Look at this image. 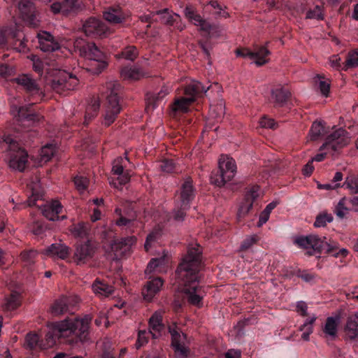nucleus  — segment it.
<instances>
[{"mask_svg": "<svg viewBox=\"0 0 358 358\" xmlns=\"http://www.w3.org/2000/svg\"><path fill=\"white\" fill-rule=\"evenodd\" d=\"M13 80L24 92L30 103L19 107L15 105L11 106L10 111L16 118L17 125L22 127L17 129H22V131L17 136L3 135L2 147L8 152L10 167L22 172L27 167L29 155L19 142L25 145H29L31 142H34L36 131L31 129L24 131L23 129L38 123L43 118V116L36 112L34 106L43 99L44 94L36 80L29 74L20 75Z\"/></svg>", "mask_w": 358, "mask_h": 358, "instance_id": "obj_1", "label": "nucleus"}, {"mask_svg": "<svg viewBox=\"0 0 358 358\" xmlns=\"http://www.w3.org/2000/svg\"><path fill=\"white\" fill-rule=\"evenodd\" d=\"M79 299L76 296H62L55 300L50 307L51 313L57 316L71 313V316L62 321L52 322L49 325V331L45 334V343L40 340L37 334L29 333L27 335L25 343L29 349L51 348L57 342L65 343L71 345L78 343H85L89 340V329L92 317L86 315L83 317L73 315L75 306Z\"/></svg>", "mask_w": 358, "mask_h": 358, "instance_id": "obj_2", "label": "nucleus"}, {"mask_svg": "<svg viewBox=\"0 0 358 358\" xmlns=\"http://www.w3.org/2000/svg\"><path fill=\"white\" fill-rule=\"evenodd\" d=\"M203 267L202 251L199 245L189 247L187 254L179 264L176 275L182 287L188 303L197 308L203 306L205 291L199 285L200 271Z\"/></svg>", "mask_w": 358, "mask_h": 358, "instance_id": "obj_3", "label": "nucleus"}, {"mask_svg": "<svg viewBox=\"0 0 358 358\" xmlns=\"http://www.w3.org/2000/svg\"><path fill=\"white\" fill-rule=\"evenodd\" d=\"M33 69L41 76L46 78V83L55 92L66 95L69 91L73 90L78 85L79 80L71 73L64 70L51 69L48 63L41 59L33 60Z\"/></svg>", "mask_w": 358, "mask_h": 358, "instance_id": "obj_4", "label": "nucleus"}, {"mask_svg": "<svg viewBox=\"0 0 358 358\" xmlns=\"http://www.w3.org/2000/svg\"><path fill=\"white\" fill-rule=\"evenodd\" d=\"M73 44L75 51L88 60V71L98 75L106 68V55L95 43L87 42L83 38H77Z\"/></svg>", "mask_w": 358, "mask_h": 358, "instance_id": "obj_5", "label": "nucleus"}, {"mask_svg": "<svg viewBox=\"0 0 358 358\" xmlns=\"http://www.w3.org/2000/svg\"><path fill=\"white\" fill-rule=\"evenodd\" d=\"M121 93L122 87L117 81L107 82L102 87V96L106 99L103 124L106 127L115 122L122 110L120 103Z\"/></svg>", "mask_w": 358, "mask_h": 358, "instance_id": "obj_6", "label": "nucleus"}, {"mask_svg": "<svg viewBox=\"0 0 358 358\" xmlns=\"http://www.w3.org/2000/svg\"><path fill=\"white\" fill-rule=\"evenodd\" d=\"M43 192L38 185L31 186V195L27 199L29 206H36L41 210L44 217L49 220L55 221L66 219L65 215H60L63 211V206L59 201L55 200L50 203L43 199Z\"/></svg>", "mask_w": 358, "mask_h": 358, "instance_id": "obj_7", "label": "nucleus"}, {"mask_svg": "<svg viewBox=\"0 0 358 358\" xmlns=\"http://www.w3.org/2000/svg\"><path fill=\"white\" fill-rule=\"evenodd\" d=\"M326 238L322 239L317 235L301 236L295 239L294 243L302 248H312L315 252L321 253L322 250L336 258H344L348 254V250L345 248H339L337 243H329Z\"/></svg>", "mask_w": 358, "mask_h": 358, "instance_id": "obj_8", "label": "nucleus"}, {"mask_svg": "<svg viewBox=\"0 0 358 358\" xmlns=\"http://www.w3.org/2000/svg\"><path fill=\"white\" fill-rule=\"evenodd\" d=\"M23 26L17 22H12L10 26L0 29V47L8 45L17 52H25L28 50Z\"/></svg>", "mask_w": 358, "mask_h": 358, "instance_id": "obj_9", "label": "nucleus"}, {"mask_svg": "<svg viewBox=\"0 0 358 358\" xmlns=\"http://www.w3.org/2000/svg\"><path fill=\"white\" fill-rule=\"evenodd\" d=\"M206 92L204 86L199 81H192L185 85L183 96L175 99L172 106L174 113H187L189 106Z\"/></svg>", "mask_w": 358, "mask_h": 358, "instance_id": "obj_10", "label": "nucleus"}, {"mask_svg": "<svg viewBox=\"0 0 358 358\" xmlns=\"http://www.w3.org/2000/svg\"><path fill=\"white\" fill-rule=\"evenodd\" d=\"M349 142V134L346 130L342 128L335 130L327 137L324 143L320 148L321 152L317 154L313 161H323L327 153H334L338 151L346 146Z\"/></svg>", "mask_w": 358, "mask_h": 358, "instance_id": "obj_11", "label": "nucleus"}, {"mask_svg": "<svg viewBox=\"0 0 358 358\" xmlns=\"http://www.w3.org/2000/svg\"><path fill=\"white\" fill-rule=\"evenodd\" d=\"M236 173V165L234 159L222 155L219 159L218 169L211 173V182L217 187H222L234 177Z\"/></svg>", "mask_w": 358, "mask_h": 358, "instance_id": "obj_12", "label": "nucleus"}, {"mask_svg": "<svg viewBox=\"0 0 358 358\" xmlns=\"http://www.w3.org/2000/svg\"><path fill=\"white\" fill-rule=\"evenodd\" d=\"M197 191L194 185V182L190 176L183 178L180 186L177 191L176 202L180 203V206L186 208H190L192 201L194 200Z\"/></svg>", "mask_w": 358, "mask_h": 358, "instance_id": "obj_13", "label": "nucleus"}, {"mask_svg": "<svg viewBox=\"0 0 358 358\" xmlns=\"http://www.w3.org/2000/svg\"><path fill=\"white\" fill-rule=\"evenodd\" d=\"M236 53L238 57L255 59L256 65L261 66L268 62L267 57L271 54V52L266 45H256L253 50L248 48L237 49Z\"/></svg>", "mask_w": 358, "mask_h": 358, "instance_id": "obj_14", "label": "nucleus"}, {"mask_svg": "<svg viewBox=\"0 0 358 358\" xmlns=\"http://www.w3.org/2000/svg\"><path fill=\"white\" fill-rule=\"evenodd\" d=\"M83 29L86 36L94 38L106 37L110 33L108 26L103 21L95 17H90L86 20Z\"/></svg>", "mask_w": 358, "mask_h": 358, "instance_id": "obj_15", "label": "nucleus"}, {"mask_svg": "<svg viewBox=\"0 0 358 358\" xmlns=\"http://www.w3.org/2000/svg\"><path fill=\"white\" fill-rule=\"evenodd\" d=\"M103 17L112 24H120L127 21L130 17V13L119 4H115L105 8Z\"/></svg>", "mask_w": 358, "mask_h": 358, "instance_id": "obj_16", "label": "nucleus"}, {"mask_svg": "<svg viewBox=\"0 0 358 358\" xmlns=\"http://www.w3.org/2000/svg\"><path fill=\"white\" fill-rule=\"evenodd\" d=\"M259 186L255 185L246 192L244 201L241 203L238 210L237 219L238 221L244 218L252 209L253 204L259 196Z\"/></svg>", "mask_w": 358, "mask_h": 358, "instance_id": "obj_17", "label": "nucleus"}, {"mask_svg": "<svg viewBox=\"0 0 358 358\" xmlns=\"http://www.w3.org/2000/svg\"><path fill=\"white\" fill-rule=\"evenodd\" d=\"M185 15L192 24L199 27L200 29L207 34L212 30V25L203 19L196 9L192 5H187L184 10Z\"/></svg>", "mask_w": 358, "mask_h": 358, "instance_id": "obj_18", "label": "nucleus"}, {"mask_svg": "<svg viewBox=\"0 0 358 358\" xmlns=\"http://www.w3.org/2000/svg\"><path fill=\"white\" fill-rule=\"evenodd\" d=\"M94 250L90 241L78 244L73 254V261L77 265L86 264L93 257Z\"/></svg>", "mask_w": 358, "mask_h": 358, "instance_id": "obj_19", "label": "nucleus"}, {"mask_svg": "<svg viewBox=\"0 0 358 358\" xmlns=\"http://www.w3.org/2000/svg\"><path fill=\"white\" fill-rule=\"evenodd\" d=\"M38 47L43 52H53L59 50L61 45L58 40L48 31L37 34Z\"/></svg>", "mask_w": 358, "mask_h": 358, "instance_id": "obj_20", "label": "nucleus"}, {"mask_svg": "<svg viewBox=\"0 0 358 358\" xmlns=\"http://www.w3.org/2000/svg\"><path fill=\"white\" fill-rule=\"evenodd\" d=\"M18 9L22 19L31 26L36 25V11L31 0H20Z\"/></svg>", "mask_w": 358, "mask_h": 358, "instance_id": "obj_21", "label": "nucleus"}, {"mask_svg": "<svg viewBox=\"0 0 358 358\" xmlns=\"http://www.w3.org/2000/svg\"><path fill=\"white\" fill-rule=\"evenodd\" d=\"M163 283V280L160 277L152 278L150 277L142 291L144 299L148 301H152L154 296L160 291Z\"/></svg>", "mask_w": 358, "mask_h": 358, "instance_id": "obj_22", "label": "nucleus"}, {"mask_svg": "<svg viewBox=\"0 0 358 358\" xmlns=\"http://www.w3.org/2000/svg\"><path fill=\"white\" fill-rule=\"evenodd\" d=\"M291 96V92L285 87H277L271 90V102L275 107H282L287 104Z\"/></svg>", "mask_w": 358, "mask_h": 358, "instance_id": "obj_23", "label": "nucleus"}, {"mask_svg": "<svg viewBox=\"0 0 358 358\" xmlns=\"http://www.w3.org/2000/svg\"><path fill=\"white\" fill-rule=\"evenodd\" d=\"M344 331L348 339L354 340L358 338V312L348 317Z\"/></svg>", "mask_w": 358, "mask_h": 358, "instance_id": "obj_24", "label": "nucleus"}, {"mask_svg": "<svg viewBox=\"0 0 358 358\" xmlns=\"http://www.w3.org/2000/svg\"><path fill=\"white\" fill-rule=\"evenodd\" d=\"M45 253L49 257L64 259L69 255V248L64 244L53 243L46 248Z\"/></svg>", "mask_w": 358, "mask_h": 358, "instance_id": "obj_25", "label": "nucleus"}, {"mask_svg": "<svg viewBox=\"0 0 358 358\" xmlns=\"http://www.w3.org/2000/svg\"><path fill=\"white\" fill-rule=\"evenodd\" d=\"M123 162L124 159L122 157L117 158L114 160L112 168L113 173L117 176L116 180L120 186L125 185L129 180V174L124 172Z\"/></svg>", "mask_w": 358, "mask_h": 358, "instance_id": "obj_26", "label": "nucleus"}, {"mask_svg": "<svg viewBox=\"0 0 358 358\" xmlns=\"http://www.w3.org/2000/svg\"><path fill=\"white\" fill-rule=\"evenodd\" d=\"M92 289L96 295L105 297L112 295L114 292V288L112 285L99 278H96L93 282Z\"/></svg>", "mask_w": 358, "mask_h": 358, "instance_id": "obj_27", "label": "nucleus"}, {"mask_svg": "<svg viewBox=\"0 0 358 358\" xmlns=\"http://www.w3.org/2000/svg\"><path fill=\"white\" fill-rule=\"evenodd\" d=\"M155 14L159 16V20L162 23L178 27V23L180 20V17L178 14L171 13L167 8L157 10Z\"/></svg>", "mask_w": 358, "mask_h": 358, "instance_id": "obj_28", "label": "nucleus"}, {"mask_svg": "<svg viewBox=\"0 0 358 358\" xmlns=\"http://www.w3.org/2000/svg\"><path fill=\"white\" fill-rule=\"evenodd\" d=\"M99 108V100L96 97L91 98L90 102L88 103L85 108V113L83 122L84 124L87 125L89 124V122L95 116H96Z\"/></svg>", "mask_w": 358, "mask_h": 358, "instance_id": "obj_29", "label": "nucleus"}, {"mask_svg": "<svg viewBox=\"0 0 358 358\" xmlns=\"http://www.w3.org/2000/svg\"><path fill=\"white\" fill-rule=\"evenodd\" d=\"M136 242V238L134 236L122 238L120 241L115 244V250H120L122 255H127L130 252L132 245Z\"/></svg>", "mask_w": 358, "mask_h": 358, "instance_id": "obj_30", "label": "nucleus"}, {"mask_svg": "<svg viewBox=\"0 0 358 358\" xmlns=\"http://www.w3.org/2000/svg\"><path fill=\"white\" fill-rule=\"evenodd\" d=\"M170 92V90L166 86H163L157 94L147 93L146 94V103L148 106H152L155 108L158 105V102L161 101Z\"/></svg>", "mask_w": 358, "mask_h": 358, "instance_id": "obj_31", "label": "nucleus"}, {"mask_svg": "<svg viewBox=\"0 0 358 358\" xmlns=\"http://www.w3.org/2000/svg\"><path fill=\"white\" fill-rule=\"evenodd\" d=\"M190 208H183L180 206V203L175 201V208L172 210L171 213H169L167 215L168 220H173L177 222H182L187 215V211Z\"/></svg>", "mask_w": 358, "mask_h": 358, "instance_id": "obj_32", "label": "nucleus"}, {"mask_svg": "<svg viewBox=\"0 0 358 358\" xmlns=\"http://www.w3.org/2000/svg\"><path fill=\"white\" fill-rule=\"evenodd\" d=\"M324 122L315 121L313 123L309 131L310 138L311 141H316L320 137L325 135L327 133V129L324 125Z\"/></svg>", "mask_w": 358, "mask_h": 358, "instance_id": "obj_33", "label": "nucleus"}, {"mask_svg": "<svg viewBox=\"0 0 358 358\" xmlns=\"http://www.w3.org/2000/svg\"><path fill=\"white\" fill-rule=\"evenodd\" d=\"M338 326V318L334 317H328L326 320V323L323 329L324 333L332 338L337 336Z\"/></svg>", "mask_w": 358, "mask_h": 358, "instance_id": "obj_34", "label": "nucleus"}, {"mask_svg": "<svg viewBox=\"0 0 358 358\" xmlns=\"http://www.w3.org/2000/svg\"><path fill=\"white\" fill-rule=\"evenodd\" d=\"M162 314L160 312H155L149 319V330L152 332L160 333L164 328L162 323Z\"/></svg>", "mask_w": 358, "mask_h": 358, "instance_id": "obj_35", "label": "nucleus"}, {"mask_svg": "<svg viewBox=\"0 0 358 358\" xmlns=\"http://www.w3.org/2000/svg\"><path fill=\"white\" fill-rule=\"evenodd\" d=\"M70 231L76 238H87L90 232L89 224L81 222L73 224L70 227Z\"/></svg>", "mask_w": 358, "mask_h": 358, "instance_id": "obj_36", "label": "nucleus"}, {"mask_svg": "<svg viewBox=\"0 0 358 358\" xmlns=\"http://www.w3.org/2000/svg\"><path fill=\"white\" fill-rule=\"evenodd\" d=\"M121 76L124 79L138 80L141 77V72L138 68L128 65L121 69Z\"/></svg>", "mask_w": 358, "mask_h": 358, "instance_id": "obj_37", "label": "nucleus"}, {"mask_svg": "<svg viewBox=\"0 0 358 358\" xmlns=\"http://www.w3.org/2000/svg\"><path fill=\"white\" fill-rule=\"evenodd\" d=\"M20 305V297L17 292H13L6 299L3 309L6 311L14 310Z\"/></svg>", "mask_w": 358, "mask_h": 358, "instance_id": "obj_38", "label": "nucleus"}, {"mask_svg": "<svg viewBox=\"0 0 358 358\" xmlns=\"http://www.w3.org/2000/svg\"><path fill=\"white\" fill-rule=\"evenodd\" d=\"M168 331L171 336V345L182 343V337L184 339L186 338V334H182L181 335L180 328L175 322L168 326Z\"/></svg>", "mask_w": 358, "mask_h": 358, "instance_id": "obj_39", "label": "nucleus"}, {"mask_svg": "<svg viewBox=\"0 0 358 358\" xmlns=\"http://www.w3.org/2000/svg\"><path fill=\"white\" fill-rule=\"evenodd\" d=\"M168 331L171 336V345L182 343V337L184 339L186 338V334H182L181 335L180 328L175 322L168 326Z\"/></svg>", "mask_w": 358, "mask_h": 358, "instance_id": "obj_40", "label": "nucleus"}, {"mask_svg": "<svg viewBox=\"0 0 358 358\" xmlns=\"http://www.w3.org/2000/svg\"><path fill=\"white\" fill-rule=\"evenodd\" d=\"M115 213L117 216V218L115 220V224L118 227H130L134 222V216L129 215V217H126L122 214V210L121 208H117L115 210Z\"/></svg>", "mask_w": 358, "mask_h": 358, "instance_id": "obj_41", "label": "nucleus"}, {"mask_svg": "<svg viewBox=\"0 0 358 358\" xmlns=\"http://www.w3.org/2000/svg\"><path fill=\"white\" fill-rule=\"evenodd\" d=\"M152 335L155 336L154 333L151 330H139L138 333V338L135 343L136 349H140L141 347L148 343L150 336Z\"/></svg>", "mask_w": 358, "mask_h": 358, "instance_id": "obj_42", "label": "nucleus"}, {"mask_svg": "<svg viewBox=\"0 0 358 358\" xmlns=\"http://www.w3.org/2000/svg\"><path fill=\"white\" fill-rule=\"evenodd\" d=\"M56 151H57V148L52 144H48V145L43 146L41 149V152H40L41 159L45 162H48L55 155Z\"/></svg>", "mask_w": 358, "mask_h": 358, "instance_id": "obj_43", "label": "nucleus"}, {"mask_svg": "<svg viewBox=\"0 0 358 358\" xmlns=\"http://www.w3.org/2000/svg\"><path fill=\"white\" fill-rule=\"evenodd\" d=\"M73 182L76 189L79 192H82L87 189L90 180L87 176L82 174H78L74 177Z\"/></svg>", "mask_w": 358, "mask_h": 358, "instance_id": "obj_44", "label": "nucleus"}, {"mask_svg": "<svg viewBox=\"0 0 358 358\" xmlns=\"http://www.w3.org/2000/svg\"><path fill=\"white\" fill-rule=\"evenodd\" d=\"M343 69L347 70L349 68H354L358 66V50H354L348 54Z\"/></svg>", "mask_w": 358, "mask_h": 358, "instance_id": "obj_45", "label": "nucleus"}, {"mask_svg": "<svg viewBox=\"0 0 358 358\" xmlns=\"http://www.w3.org/2000/svg\"><path fill=\"white\" fill-rule=\"evenodd\" d=\"M306 18L322 20L324 19V15L322 6L316 5L313 8H309L306 12Z\"/></svg>", "mask_w": 358, "mask_h": 358, "instance_id": "obj_46", "label": "nucleus"}, {"mask_svg": "<svg viewBox=\"0 0 358 358\" xmlns=\"http://www.w3.org/2000/svg\"><path fill=\"white\" fill-rule=\"evenodd\" d=\"M38 253L36 250H30L28 251H23L21 253V258L22 261L24 262L25 266H31L34 264L35 259Z\"/></svg>", "mask_w": 358, "mask_h": 358, "instance_id": "obj_47", "label": "nucleus"}, {"mask_svg": "<svg viewBox=\"0 0 358 358\" xmlns=\"http://www.w3.org/2000/svg\"><path fill=\"white\" fill-rule=\"evenodd\" d=\"M259 240V237L254 234L252 236H250L246 237L243 241L241 243L240 246L241 251H246L250 249L253 245L256 244Z\"/></svg>", "mask_w": 358, "mask_h": 358, "instance_id": "obj_48", "label": "nucleus"}, {"mask_svg": "<svg viewBox=\"0 0 358 358\" xmlns=\"http://www.w3.org/2000/svg\"><path fill=\"white\" fill-rule=\"evenodd\" d=\"M138 55V52L135 46H128L122 51V57L126 59L134 61Z\"/></svg>", "mask_w": 358, "mask_h": 358, "instance_id": "obj_49", "label": "nucleus"}, {"mask_svg": "<svg viewBox=\"0 0 358 358\" xmlns=\"http://www.w3.org/2000/svg\"><path fill=\"white\" fill-rule=\"evenodd\" d=\"M172 347L178 358H188L189 350L182 345V343L173 345Z\"/></svg>", "mask_w": 358, "mask_h": 358, "instance_id": "obj_50", "label": "nucleus"}, {"mask_svg": "<svg viewBox=\"0 0 358 358\" xmlns=\"http://www.w3.org/2000/svg\"><path fill=\"white\" fill-rule=\"evenodd\" d=\"M333 220V217L331 215L323 213L320 214L316 217L314 226L315 227H325L327 223L331 222Z\"/></svg>", "mask_w": 358, "mask_h": 358, "instance_id": "obj_51", "label": "nucleus"}, {"mask_svg": "<svg viewBox=\"0 0 358 358\" xmlns=\"http://www.w3.org/2000/svg\"><path fill=\"white\" fill-rule=\"evenodd\" d=\"M31 231L36 236H41L44 234L47 227L43 222L37 220L33 222L31 225Z\"/></svg>", "mask_w": 358, "mask_h": 358, "instance_id": "obj_52", "label": "nucleus"}, {"mask_svg": "<svg viewBox=\"0 0 358 358\" xmlns=\"http://www.w3.org/2000/svg\"><path fill=\"white\" fill-rule=\"evenodd\" d=\"M259 124L261 127L264 128L272 129H275L277 127V123L275 122V121L272 118L268 117L267 116L262 117L259 120Z\"/></svg>", "mask_w": 358, "mask_h": 358, "instance_id": "obj_53", "label": "nucleus"}, {"mask_svg": "<svg viewBox=\"0 0 358 358\" xmlns=\"http://www.w3.org/2000/svg\"><path fill=\"white\" fill-rule=\"evenodd\" d=\"M160 166L164 172L171 173L175 169V163L173 159H165L162 161Z\"/></svg>", "mask_w": 358, "mask_h": 358, "instance_id": "obj_54", "label": "nucleus"}, {"mask_svg": "<svg viewBox=\"0 0 358 358\" xmlns=\"http://www.w3.org/2000/svg\"><path fill=\"white\" fill-rule=\"evenodd\" d=\"M344 186L351 190L353 194H358V180L355 179H347L344 182Z\"/></svg>", "mask_w": 358, "mask_h": 358, "instance_id": "obj_55", "label": "nucleus"}, {"mask_svg": "<svg viewBox=\"0 0 358 358\" xmlns=\"http://www.w3.org/2000/svg\"><path fill=\"white\" fill-rule=\"evenodd\" d=\"M315 275L313 273L308 272L307 271H299L298 277L301 278L306 282H310L315 278Z\"/></svg>", "mask_w": 358, "mask_h": 358, "instance_id": "obj_56", "label": "nucleus"}, {"mask_svg": "<svg viewBox=\"0 0 358 358\" xmlns=\"http://www.w3.org/2000/svg\"><path fill=\"white\" fill-rule=\"evenodd\" d=\"M161 261L158 259H152L148 264V266L145 270V273H152V271H156L157 267L159 266Z\"/></svg>", "mask_w": 358, "mask_h": 358, "instance_id": "obj_57", "label": "nucleus"}, {"mask_svg": "<svg viewBox=\"0 0 358 358\" xmlns=\"http://www.w3.org/2000/svg\"><path fill=\"white\" fill-rule=\"evenodd\" d=\"M307 309H308V306H307V304L306 303V302L301 301H298L296 303V310L301 316H303V317L307 316V315H308Z\"/></svg>", "mask_w": 358, "mask_h": 358, "instance_id": "obj_58", "label": "nucleus"}, {"mask_svg": "<svg viewBox=\"0 0 358 358\" xmlns=\"http://www.w3.org/2000/svg\"><path fill=\"white\" fill-rule=\"evenodd\" d=\"M319 88H320L321 93L323 95H324L326 96H328V94L329 92V89H330V85L327 81L320 79Z\"/></svg>", "mask_w": 358, "mask_h": 358, "instance_id": "obj_59", "label": "nucleus"}, {"mask_svg": "<svg viewBox=\"0 0 358 358\" xmlns=\"http://www.w3.org/2000/svg\"><path fill=\"white\" fill-rule=\"evenodd\" d=\"M225 358H241V352L238 350L230 349L224 354Z\"/></svg>", "mask_w": 358, "mask_h": 358, "instance_id": "obj_60", "label": "nucleus"}, {"mask_svg": "<svg viewBox=\"0 0 358 358\" xmlns=\"http://www.w3.org/2000/svg\"><path fill=\"white\" fill-rule=\"evenodd\" d=\"M269 216H270V214L264 210L260 213L259 219L257 222V227H261L264 224H265L268 220Z\"/></svg>", "mask_w": 358, "mask_h": 358, "instance_id": "obj_61", "label": "nucleus"}, {"mask_svg": "<svg viewBox=\"0 0 358 358\" xmlns=\"http://www.w3.org/2000/svg\"><path fill=\"white\" fill-rule=\"evenodd\" d=\"M12 71V68H10L8 65L0 64V76H7L10 75Z\"/></svg>", "mask_w": 358, "mask_h": 358, "instance_id": "obj_62", "label": "nucleus"}, {"mask_svg": "<svg viewBox=\"0 0 358 358\" xmlns=\"http://www.w3.org/2000/svg\"><path fill=\"white\" fill-rule=\"evenodd\" d=\"M316 320V317H313L311 318H308L306 320L304 324L301 325L299 328L301 331H303L305 329L310 328L313 329V324Z\"/></svg>", "mask_w": 358, "mask_h": 358, "instance_id": "obj_63", "label": "nucleus"}, {"mask_svg": "<svg viewBox=\"0 0 358 358\" xmlns=\"http://www.w3.org/2000/svg\"><path fill=\"white\" fill-rule=\"evenodd\" d=\"M314 170V167L313 166V160L308 162L303 169V174L306 176H310Z\"/></svg>", "mask_w": 358, "mask_h": 358, "instance_id": "obj_64", "label": "nucleus"}]
</instances>
